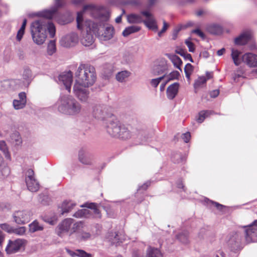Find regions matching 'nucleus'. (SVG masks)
Listing matches in <instances>:
<instances>
[{
  "label": "nucleus",
  "mask_w": 257,
  "mask_h": 257,
  "mask_svg": "<svg viewBox=\"0 0 257 257\" xmlns=\"http://www.w3.org/2000/svg\"><path fill=\"white\" fill-rule=\"evenodd\" d=\"M107 19L108 14L104 13L103 7L86 5L82 11L77 13V28L86 31L81 39L83 45L89 46L94 42L92 33H99L100 29L104 26L103 22Z\"/></svg>",
  "instance_id": "f257e3e1"
},
{
  "label": "nucleus",
  "mask_w": 257,
  "mask_h": 257,
  "mask_svg": "<svg viewBox=\"0 0 257 257\" xmlns=\"http://www.w3.org/2000/svg\"><path fill=\"white\" fill-rule=\"evenodd\" d=\"M64 5V3L61 0H55V4L53 7L39 13V15L42 18L33 22L31 25V33L35 43L38 45L43 44L46 40L47 31L51 38L54 37L55 27L50 22V20L57 15L58 9Z\"/></svg>",
  "instance_id": "f03ea898"
},
{
  "label": "nucleus",
  "mask_w": 257,
  "mask_h": 257,
  "mask_svg": "<svg viewBox=\"0 0 257 257\" xmlns=\"http://www.w3.org/2000/svg\"><path fill=\"white\" fill-rule=\"evenodd\" d=\"M245 229L230 232L227 236L226 243L229 249L236 252L241 250L245 243L255 241L257 237V220L251 224L242 227Z\"/></svg>",
  "instance_id": "7ed1b4c3"
},
{
  "label": "nucleus",
  "mask_w": 257,
  "mask_h": 257,
  "mask_svg": "<svg viewBox=\"0 0 257 257\" xmlns=\"http://www.w3.org/2000/svg\"><path fill=\"white\" fill-rule=\"evenodd\" d=\"M77 78L76 83L84 86L92 85L96 79L95 68L88 64H81L75 74Z\"/></svg>",
  "instance_id": "20e7f679"
},
{
  "label": "nucleus",
  "mask_w": 257,
  "mask_h": 257,
  "mask_svg": "<svg viewBox=\"0 0 257 257\" xmlns=\"http://www.w3.org/2000/svg\"><path fill=\"white\" fill-rule=\"evenodd\" d=\"M58 103V109L63 113L76 115L81 111L80 104L71 96L65 95L61 97Z\"/></svg>",
  "instance_id": "39448f33"
},
{
  "label": "nucleus",
  "mask_w": 257,
  "mask_h": 257,
  "mask_svg": "<svg viewBox=\"0 0 257 257\" xmlns=\"http://www.w3.org/2000/svg\"><path fill=\"white\" fill-rule=\"evenodd\" d=\"M107 126V132L111 136L118 137L123 140L128 139L131 137V133L124 125L121 124L117 120L110 118Z\"/></svg>",
  "instance_id": "423d86ee"
},
{
  "label": "nucleus",
  "mask_w": 257,
  "mask_h": 257,
  "mask_svg": "<svg viewBox=\"0 0 257 257\" xmlns=\"http://www.w3.org/2000/svg\"><path fill=\"white\" fill-rule=\"evenodd\" d=\"M142 14L146 17V19L143 20L142 17L137 14H131L127 16V21L129 23L139 24L144 23V24L150 29L157 31L158 26L156 21L153 15L149 12L143 11Z\"/></svg>",
  "instance_id": "0eeeda50"
},
{
  "label": "nucleus",
  "mask_w": 257,
  "mask_h": 257,
  "mask_svg": "<svg viewBox=\"0 0 257 257\" xmlns=\"http://www.w3.org/2000/svg\"><path fill=\"white\" fill-rule=\"evenodd\" d=\"M84 225L82 221H78L73 224L72 227L70 235L76 232L77 238L81 241H85L90 238L91 235L88 232L83 230Z\"/></svg>",
  "instance_id": "6e6552de"
},
{
  "label": "nucleus",
  "mask_w": 257,
  "mask_h": 257,
  "mask_svg": "<svg viewBox=\"0 0 257 257\" xmlns=\"http://www.w3.org/2000/svg\"><path fill=\"white\" fill-rule=\"evenodd\" d=\"M34 171L29 169L25 173V182L28 190L31 192H37L40 187V185L35 179Z\"/></svg>",
  "instance_id": "1a4fd4ad"
},
{
  "label": "nucleus",
  "mask_w": 257,
  "mask_h": 257,
  "mask_svg": "<svg viewBox=\"0 0 257 257\" xmlns=\"http://www.w3.org/2000/svg\"><path fill=\"white\" fill-rule=\"evenodd\" d=\"M32 213L29 210H18L14 212L13 217L15 222L18 224H24L29 222Z\"/></svg>",
  "instance_id": "9d476101"
},
{
  "label": "nucleus",
  "mask_w": 257,
  "mask_h": 257,
  "mask_svg": "<svg viewBox=\"0 0 257 257\" xmlns=\"http://www.w3.org/2000/svg\"><path fill=\"white\" fill-rule=\"evenodd\" d=\"M74 220L72 218H66L63 220L57 227V234L62 237L65 234L68 233L70 236V232L73 226Z\"/></svg>",
  "instance_id": "9b49d317"
},
{
  "label": "nucleus",
  "mask_w": 257,
  "mask_h": 257,
  "mask_svg": "<svg viewBox=\"0 0 257 257\" xmlns=\"http://www.w3.org/2000/svg\"><path fill=\"white\" fill-rule=\"evenodd\" d=\"M21 81L19 79L4 80L0 82V92L15 90L20 88Z\"/></svg>",
  "instance_id": "f8f14e48"
},
{
  "label": "nucleus",
  "mask_w": 257,
  "mask_h": 257,
  "mask_svg": "<svg viewBox=\"0 0 257 257\" xmlns=\"http://www.w3.org/2000/svg\"><path fill=\"white\" fill-rule=\"evenodd\" d=\"M86 86L75 83L73 87V91L77 98L82 101L85 102L87 101L88 97L89 92Z\"/></svg>",
  "instance_id": "ddd939ff"
},
{
  "label": "nucleus",
  "mask_w": 257,
  "mask_h": 257,
  "mask_svg": "<svg viewBox=\"0 0 257 257\" xmlns=\"http://www.w3.org/2000/svg\"><path fill=\"white\" fill-rule=\"evenodd\" d=\"M93 116L96 119L104 120L111 115L108 112V108L105 105H97L93 107Z\"/></svg>",
  "instance_id": "4468645a"
},
{
  "label": "nucleus",
  "mask_w": 257,
  "mask_h": 257,
  "mask_svg": "<svg viewBox=\"0 0 257 257\" xmlns=\"http://www.w3.org/2000/svg\"><path fill=\"white\" fill-rule=\"evenodd\" d=\"M78 42V36L77 34L72 33L62 38L60 43L65 47L74 46Z\"/></svg>",
  "instance_id": "2eb2a0df"
},
{
  "label": "nucleus",
  "mask_w": 257,
  "mask_h": 257,
  "mask_svg": "<svg viewBox=\"0 0 257 257\" xmlns=\"http://www.w3.org/2000/svg\"><path fill=\"white\" fill-rule=\"evenodd\" d=\"M92 154L87 149L82 148L79 150L78 160L82 164L90 165L92 164Z\"/></svg>",
  "instance_id": "dca6fc26"
},
{
  "label": "nucleus",
  "mask_w": 257,
  "mask_h": 257,
  "mask_svg": "<svg viewBox=\"0 0 257 257\" xmlns=\"http://www.w3.org/2000/svg\"><path fill=\"white\" fill-rule=\"evenodd\" d=\"M24 243V240L18 239L12 241L10 240L8 244L6 251L8 254H12L18 251Z\"/></svg>",
  "instance_id": "f3484780"
},
{
  "label": "nucleus",
  "mask_w": 257,
  "mask_h": 257,
  "mask_svg": "<svg viewBox=\"0 0 257 257\" xmlns=\"http://www.w3.org/2000/svg\"><path fill=\"white\" fill-rule=\"evenodd\" d=\"M59 79L64 84L65 89L70 93L71 91V86L72 83V72L70 71L61 74L59 77Z\"/></svg>",
  "instance_id": "a211bd4d"
},
{
  "label": "nucleus",
  "mask_w": 257,
  "mask_h": 257,
  "mask_svg": "<svg viewBox=\"0 0 257 257\" xmlns=\"http://www.w3.org/2000/svg\"><path fill=\"white\" fill-rule=\"evenodd\" d=\"M241 60L250 67H257V55L246 53L242 56Z\"/></svg>",
  "instance_id": "6ab92c4d"
},
{
  "label": "nucleus",
  "mask_w": 257,
  "mask_h": 257,
  "mask_svg": "<svg viewBox=\"0 0 257 257\" xmlns=\"http://www.w3.org/2000/svg\"><path fill=\"white\" fill-rule=\"evenodd\" d=\"M26 102V94L25 92H22L19 94V99H14L13 104L15 109H20L25 106Z\"/></svg>",
  "instance_id": "aec40b11"
},
{
  "label": "nucleus",
  "mask_w": 257,
  "mask_h": 257,
  "mask_svg": "<svg viewBox=\"0 0 257 257\" xmlns=\"http://www.w3.org/2000/svg\"><path fill=\"white\" fill-rule=\"evenodd\" d=\"M251 38L250 32L248 31L244 32L235 39L234 43L237 45H244L250 41Z\"/></svg>",
  "instance_id": "412c9836"
},
{
  "label": "nucleus",
  "mask_w": 257,
  "mask_h": 257,
  "mask_svg": "<svg viewBox=\"0 0 257 257\" xmlns=\"http://www.w3.org/2000/svg\"><path fill=\"white\" fill-rule=\"evenodd\" d=\"M179 84L177 82L170 85L167 89V96L169 99H174L178 92Z\"/></svg>",
  "instance_id": "4be33fe9"
},
{
  "label": "nucleus",
  "mask_w": 257,
  "mask_h": 257,
  "mask_svg": "<svg viewBox=\"0 0 257 257\" xmlns=\"http://www.w3.org/2000/svg\"><path fill=\"white\" fill-rule=\"evenodd\" d=\"M67 252L72 257H93V254L80 249H75V250L67 249Z\"/></svg>",
  "instance_id": "5701e85b"
},
{
  "label": "nucleus",
  "mask_w": 257,
  "mask_h": 257,
  "mask_svg": "<svg viewBox=\"0 0 257 257\" xmlns=\"http://www.w3.org/2000/svg\"><path fill=\"white\" fill-rule=\"evenodd\" d=\"M82 207H87L90 210V216L93 215V217L95 218L101 217V214L99 210L97 208V205L96 203H91L86 204L84 205H82Z\"/></svg>",
  "instance_id": "b1692460"
},
{
  "label": "nucleus",
  "mask_w": 257,
  "mask_h": 257,
  "mask_svg": "<svg viewBox=\"0 0 257 257\" xmlns=\"http://www.w3.org/2000/svg\"><path fill=\"white\" fill-rule=\"evenodd\" d=\"M146 257H163V255L159 249L149 246L147 248Z\"/></svg>",
  "instance_id": "393cba45"
},
{
  "label": "nucleus",
  "mask_w": 257,
  "mask_h": 257,
  "mask_svg": "<svg viewBox=\"0 0 257 257\" xmlns=\"http://www.w3.org/2000/svg\"><path fill=\"white\" fill-rule=\"evenodd\" d=\"M113 33V28L111 26H107L104 33L102 34L100 39L104 41L109 40L112 38Z\"/></svg>",
  "instance_id": "a878e982"
},
{
  "label": "nucleus",
  "mask_w": 257,
  "mask_h": 257,
  "mask_svg": "<svg viewBox=\"0 0 257 257\" xmlns=\"http://www.w3.org/2000/svg\"><path fill=\"white\" fill-rule=\"evenodd\" d=\"M131 73L127 70H123L118 72L115 78L119 82H125L126 79L130 76Z\"/></svg>",
  "instance_id": "bb28decb"
},
{
  "label": "nucleus",
  "mask_w": 257,
  "mask_h": 257,
  "mask_svg": "<svg viewBox=\"0 0 257 257\" xmlns=\"http://www.w3.org/2000/svg\"><path fill=\"white\" fill-rule=\"evenodd\" d=\"M103 74L106 78H109L115 71L114 67L112 64H105L103 66Z\"/></svg>",
  "instance_id": "cd10ccee"
},
{
  "label": "nucleus",
  "mask_w": 257,
  "mask_h": 257,
  "mask_svg": "<svg viewBox=\"0 0 257 257\" xmlns=\"http://www.w3.org/2000/svg\"><path fill=\"white\" fill-rule=\"evenodd\" d=\"M168 58L170 59L174 65L181 70V66L182 64V61L179 57L174 54H168Z\"/></svg>",
  "instance_id": "c85d7f7f"
},
{
  "label": "nucleus",
  "mask_w": 257,
  "mask_h": 257,
  "mask_svg": "<svg viewBox=\"0 0 257 257\" xmlns=\"http://www.w3.org/2000/svg\"><path fill=\"white\" fill-rule=\"evenodd\" d=\"M90 210L87 208L85 209H82L78 210L76 212L73 216L76 218H81V217H90Z\"/></svg>",
  "instance_id": "c756f323"
},
{
  "label": "nucleus",
  "mask_w": 257,
  "mask_h": 257,
  "mask_svg": "<svg viewBox=\"0 0 257 257\" xmlns=\"http://www.w3.org/2000/svg\"><path fill=\"white\" fill-rule=\"evenodd\" d=\"M141 30V27L138 26H131L126 28L122 32L124 37H127L130 34L137 32Z\"/></svg>",
  "instance_id": "7c9ffc66"
},
{
  "label": "nucleus",
  "mask_w": 257,
  "mask_h": 257,
  "mask_svg": "<svg viewBox=\"0 0 257 257\" xmlns=\"http://www.w3.org/2000/svg\"><path fill=\"white\" fill-rule=\"evenodd\" d=\"M208 31L214 35H220L223 32V29L218 25H212L208 27Z\"/></svg>",
  "instance_id": "2f4dec72"
},
{
  "label": "nucleus",
  "mask_w": 257,
  "mask_h": 257,
  "mask_svg": "<svg viewBox=\"0 0 257 257\" xmlns=\"http://www.w3.org/2000/svg\"><path fill=\"white\" fill-rule=\"evenodd\" d=\"M213 112L211 110H202L198 114V117L196 119L197 121L201 123H202L205 118L210 115L212 114Z\"/></svg>",
  "instance_id": "473e14b6"
},
{
  "label": "nucleus",
  "mask_w": 257,
  "mask_h": 257,
  "mask_svg": "<svg viewBox=\"0 0 257 257\" xmlns=\"http://www.w3.org/2000/svg\"><path fill=\"white\" fill-rule=\"evenodd\" d=\"M240 52L236 50H232L231 52V57L233 60L234 64L236 66H238L242 62L241 58H239Z\"/></svg>",
  "instance_id": "72a5a7b5"
},
{
  "label": "nucleus",
  "mask_w": 257,
  "mask_h": 257,
  "mask_svg": "<svg viewBox=\"0 0 257 257\" xmlns=\"http://www.w3.org/2000/svg\"><path fill=\"white\" fill-rule=\"evenodd\" d=\"M43 227L41 225L37 220L34 221L29 225V230L31 232L42 230Z\"/></svg>",
  "instance_id": "f704fd0d"
},
{
  "label": "nucleus",
  "mask_w": 257,
  "mask_h": 257,
  "mask_svg": "<svg viewBox=\"0 0 257 257\" xmlns=\"http://www.w3.org/2000/svg\"><path fill=\"white\" fill-rule=\"evenodd\" d=\"M27 20L26 19H24L23 20V22L22 26L17 33L16 39H17V41H18L19 42L22 40V39L23 37V35L24 34L26 26L27 24Z\"/></svg>",
  "instance_id": "c9c22d12"
},
{
  "label": "nucleus",
  "mask_w": 257,
  "mask_h": 257,
  "mask_svg": "<svg viewBox=\"0 0 257 257\" xmlns=\"http://www.w3.org/2000/svg\"><path fill=\"white\" fill-rule=\"evenodd\" d=\"M189 232L184 231L177 235L178 239L183 243L187 244L189 242Z\"/></svg>",
  "instance_id": "e433bc0d"
},
{
  "label": "nucleus",
  "mask_w": 257,
  "mask_h": 257,
  "mask_svg": "<svg viewBox=\"0 0 257 257\" xmlns=\"http://www.w3.org/2000/svg\"><path fill=\"white\" fill-rule=\"evenodd\" d=\"M75 204L70 202H67L64 201L62 206V214H64L65 213L69 212L73 207Z\"/></svg>",
  "instance_id": "4c0bfd02"
},
{
  "label": "nucleus",
  "mask_w": 257,
  "mask_h": 257,
  "mask_svg": "<svg viewBox=\"0 0 257 257\" xmlns=\"http://www.w3.org/2000/svg\"><path fill=\"white\" fill-rule=\"evenodd\" d=\"M0 150L3 152L6 158L8 159H10L11 158L10 154L8 151L6 143L4 141H0Z\"/></svg>",
  "instance_id": "58836bf2"
},
{
  "label": "nucleus",
  "mask_w": 257,
  "mask_h": 257,
  "mask_svg": "<svg viewBox=\"0 0 257 257\" xmlns=\"http://www.w3.org/2000/svg\"><path fill=\"white\" fill-rule=\"evenodd\" d=\"M11 139L16 145H20L22 143L21 137L18 132L14 133L11 135Z\"/></svg>",
  "instance_id": "ea45409f"
},
{
  "label": "nucleus",
  "mask_w": 257,
  "mask_h": 257,
  "mask_svg": "<svg viewBox=\"0 0 257 257\" xmlns=\"http://www.w3.org/2000/svg\"><path fill=\"white\" fill-rule=\"evenodd\" d=\"M55 41L51 40L48 45V53L50 55H52L56 51Z\"/></svg>",
  "instance_id": "a19ab883"
},
{
  "label": "nucleus",
  "mask_w": 257,
  "mask_h": 257,
  "mask_svg": "<svg viewBox=\"0 0 257 257\" xmlns=\"http://www.w3.org/2000/svg\"><path fill=\"white\" fill-rule=\"evenodd\" d=\"M207 81V79L204 76L199 77L195 82L194 87L195 88L201 87L205 84Z\"/></svg>",
  "instance_id": "79ce46f5"
},
{
  "label": "nucleus",
  "mask_w": 257,
  "mask_h": 257,
  "mask_svg": "<svg viewBox=\"0 0 257 257\" xmlns=\"http://www.w3.org/2000/svg\"><path fill=\"white\" fill-rule=\"evenodd\" d=\"M32 76V72L29 69L24 70L23 73V77L24 79L27 81H29L31 79Z\"/></svg>",
  "instance_id": "37998d69"
},
{
  "label": "nucleus",
  "mask_w": 257,
  "mask_h": 257,
  "mask_svg": "<svg viewBox=\"0 0 257 257\" xmlns=\"http://www.w3.org/2000/svg\"><path fill=\"white\" fill-rule=\"evenodd\" d=\"M179 75V73L176 71L171 72L169 75L166 76L167 81H169L172 80L177 79ZM166 77V76L165 77Z\"/></svg>",
  "instance_id": "c03bdc74"
},
{
  "label": "nucleus",
  "mask_w": 257,
  "mask_h": 257,
  "mask_svg": "<svg viewBox=\"0 0 257 257\" xmlns=\"http://www.w3.org/2000/svg\"><path fill=\"white\" fill-rule=\"evenodd\" d=\"M165 77V75H164L162 77H160L159 78H156V79H152L151 81V85L154 86V87H157L159 84L160 83V81L163 79Z\"/></svg>",
  "instance_id": "a18cd8bd"
},
{
  "label": "nucleus",
  "mask_w": 257,
  "mask_h": 257,
  "mask_svg": "<svg viewBox=\"0 0 257 257\" xmlns=\"http://www.w3.org/2000/svg\"><path fill=\"white\" fill-rule=\"evenodd\" d=\"M0 227L4 230L8 232H11L13 231V228L7 223H3L0 224Z\"/></svg>",
  "instance_id": "49530a36"
},
{
  "label": "nucleus",
  "mask_w": 257,
  "mask_h": 257,
  "mask_svg": "<svg viewBox=\"0 0 257 257\" xmlns=\"http://www.w3.org/2000/svg\"><path fill=\"white\" fill-rule=\"evenodd\" d=\"M185 44L187 46V47L189 49V51L190 52H193L194 51V50H195L194 45L192 42H191L189 40H186L185 41Z\"/></svg>",
  "instance_id": "de8ad7c7"
},
{
  "label": "nucleus",
  "mask_w": 257,
  "mask_h": 257,
  "mask_svg": "<svg viewBox=\"0 0 257 257\" xmlns=\"http://www.w3.org/2000/svg\"><path fill=\"white\" fill-rule=\"evenodd\" d=\"M193 71V67L190 63H188L186 65L184 68V72H187L189 73L192 74Z\"/></svg>",
  "instance_id": "09e8293b"
},
{
  "label": "nucleus",
  "mask_w": 257,
  "mask_h": 257,
  "mask_svg": "<svg viewBox=\"0 0 257 257\" xmlns=\"http://www.w3.org/2000/svg\"><path fill=\"white\" fill-rule=\"evenodd\" d=\"M191 135L190 133L189 132L183 134L182 136V139L185 143H188L189 141Z\"/></svg>",
  "instance_id": "8fccbe9b"
},
{
  "label": "nucleus",
  "mask_w": 257,
  "mask_h": 257,
  "mask_svg": "<svg viewBox=\"0 0 257 257\" xmlns=\"http://www.w3.org/2000/svg\"><path fill=\"white\" fill-rule=\"evenodd\" d=\"M151 181H147L146 182H145L143 185H142L141 186H140L138 190H146L148 189V188L151 185Z\"/></svg>",
  "instance_id": "3c124183"
},
{
  "label": "nucleus",
  "mask_w": 257,
  "mask_h": 257,
  "mask_svg": "<svg viewBox=\"0 0 257 257\" xmlns=\"http://www.w3.org/2000/svg\"><path fill=\"white\" fill-rule=\"evenodd\" d=\"M26 229L25 227H21L18 229H16L15 232L17 234L22 235L25 232Z\"/></svg>",
  "instance_id": "603ef678"
},
{
  "label": "nucleus",
  "mask_w": 257,
  "mask_h": 257,
  "mask_svg": "<svg viewBox=\"0 0 257 257\" xmlns=\"http://www.w3.org/2000/svg\"><path fill=\"white\" fill-rule=\"evenodd\" d=\"M193 33L196 34L197 35H198L201 38L204 39L205 38V35L199 29H195L194 30L192 31Z\"/></svg>",
  "instance_id": "864d4df0"
},
{
  "label": "nucleus",
  "mask_w": 257,
  "mask_h": 257,
  "mask_svg": "<svg viewBox=\"0 0 257 257\" xmlns=\"http://www.w3.org/2000/svg\"><path fill=\"white\" fill-rule=\"evenodd\" d=\"M177 53L180 54L181 55L183 56L185 59L189 60L192 62H193L191 55L190 54H184L183 53H180L178 52H177Z\"/></svg>",
  "instance_id": "5fc2aeb1"
},
{
  "label": "nucleus",
  "mask_w": 257,
  "mask_h": 257,
  "mask_svg": "<svg viewBox=\"0 0 257 257\" xmlns=\"http://www.w3.org/2000/svg\"><path fill=\"white\" fill-rule=\"evenodd\" d=\"M219 94V91L217 89L213 90L210 92V95L211 97L215 98Z\"/></svg>",
  "instance_id": "6e6d98bb"
},
{
  "label": "nucleus",
  "mask_w": 257,
  "mask_h": 257,
  "mask_svg": "<svg viewBox=\"0 0 257 257\" xmlns=\"http://www.w3.org/2000/svg\"><path fill=\"white\" fill-rule=\"evenodd\" d=\"M212 203L214 205L216 208L219 210H222L223 208L225 207V206L216 202H212Z\"/></svg>",
  "instance_id": "4d7b16f0"
},
{
  "label": "nucleus",
  "mask_w": 257,
  "mask_h": 257,
  "mask_svg": "<svg viewBox=\"0 0 257 257\" xmlns=\"http://www.w3.org/2000/svg\"><path fill=\"white\" fill-rule=\"evenodd\" d=\"M168 27V24L165 21H164L163 27L160 31L162 32L163 33H164L165 32H166Z\"/></svg>",
  "instance_id": "13d9d810"
},
{
  "label": "nucleus",
  "mask_w": 257,
  "mask_h": 257,
  "mask_svg": "<svg viewBox=\"0 0 257 257\" xmlns=\"http://www.w3.org/2000/svg\"><path fill=\"white\" fill-rule=\"evenodd\" d=\"M180 31V29H176L174 30L173 34V39L175 40L177 38V34Z\"/></svg>",
  "instance_id": "bf43d9fd"
},
{
  "label": "nucleus",
  "mask_w": 257,
  "mask_h": 257,
  "mask_svg": "<svg viewBox=\"0 0 257 257\" xmlns=\"http://www.w3.org/2000/svg\"><path fill=\"white\" fill-rule=\"evenodd\" d=\"M237 72L238 73H235L234 74L233 79L234 80H236L237 78L240 77L242 76V73L241 71L239 72V71H237Z\"/></svg>",
  "instance_id": "052dcab7"
},
{
  "label": "nucleus",
  "mask_w": 257,
  "mask_h": 257,
  "mask_svg": "<svg viewBox=\"0 0 257 257\" xmlns=\"http://www.w3.org/2000/svg\"><path fill=\"white\" fill-rule=\"evenodd\" d=\"M225 51V49L224 48H222L217 51V54L218 56H221L224 53Z\"/></svg>",
  "instance_id": "680f3d73"
},
{
  "label": "nucleus",
  "mask_w": 257,
  "mask_h": 257,
  "mask_svg": "<svg viewBox=\"0 0 257 257\" xmlns=\"http://www.w3.org/2000/svg\"><path fill=\"white\" fill-rule=\"evenodd\" d=\"M4 234L0 230V245H2V243L4 240Z\"/></svg>",
  "instance_id": "e2e57ef3"
},
{
  "label": "nucleus",
  "mask_w": 257,
  "mask_h": 257,
  "mask_svg": "<svg viewBox=\"0 0 257 257\" xmlns=\"http://www.w3.org/2000/svg\"><path fill=\"white\" fill-rule=\"evenodd\" d=\"M56 20L58 22V23L61 25H65L68 23V21H67V20L62 21L59 19H57Z\"/></svg>",
  "instance_id": "0e129e2a"
},
{
  "label": "nucleus",
  "mask_w": 257,
  "mask_h": 257,
  "mask_svg": "<svg viewBox=\"0 0 257 257\" xmlns=\"http://www.w3.org/2000/svg\"><path fill=\"white\" fill-rule=\"evenodd\" d=\"M206 77H207L206 79H209L212 77L213 74H212V72H206Z\"/></svg>",
  "instance_id": "69168bd1"
},
{
  "label": "nucleus",
  "mask_w": 257,
  "mask_h": 257,
  "mask_svg": "<svg viewBox=\"0 0 257 257\" xmlns=\"http://www.w3.org/2000/svg\"><path fill=\"white\" fill-rule=\"evenodd\" d=\"M157 0H148V5L150 7L152 6L156 2Z\"/></svg>",
  "instance_id": "338daca9"
},
{
  "label": "nucleus",
  "mask_w": 257,
  "mask_h": 257,
  "mask_svg": "<svg viewBox=\"0 0 257 257\" xmlns=\"http://www.w3.org/2000/svg\"><path fill=\"white\" fill-rule=\"evenodd\" d=\"M121 21V15L119 16L115 19V22L116 23H119Z\"/></svg>",
  "instance_id": "774afa93"
}]
</instances>
